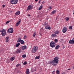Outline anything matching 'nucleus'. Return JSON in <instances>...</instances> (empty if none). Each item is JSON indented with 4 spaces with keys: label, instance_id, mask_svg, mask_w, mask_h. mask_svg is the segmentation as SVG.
Segmentation results:
<instances>
[{
    "label": "nucleus",
    "instance_id": "obj_45",
    "mask_svg": "<svg viewBox=\"0 0 74 74\" xmlns=\"http://www.w3.org/2000/svg\"><path fill=\"white\" fill-rule=\"evenodd\" d=\"M72 40L74 41V38L72 39Z\"/></svg>",
    "mask_w": 74,
    "mask_h": 74
},
{
    "label": "nucleus",
    "instance_id": "obj_26",
    "mask_svg": "<svg viewBox=\"0 0 74 74\" xmlns=\"http://www.w3.org/2000/svg\"><path fill=\"white\" fill-rule=\"evenodd\" d=\"M56 74H59L60 73V72L59 71V70H57L56 71Z\"/></svg>",
    "mask_w": 74,
    "mask_h": 74
},
{
    "label": "nucleus",
    "instance_id": "obj_12",
    "mask_svg": "<svg viewBox=\"0 0 74 74\" xmlns=\"http://www.w3.org/2000/svg\"><path fill=\"white\" fill-rule=\"evenodd\" d=\"M27 48V47L26 45H25L24 46H22L21 47V49H22V50H24V49H26Z\"/></svg>",
    "mask_w": 74,
    "mask_h": 74
},
{
    "label": "nucleus",
    "instance_id": "obj_37",
    "mask_svg": "<svg viewBox=\"0 0 74 74\" xmlns=\"http://www.w3.org/2000/svg\"><path fill=\"white\" fill-rule=\"evenodd\" d=\"M55 71H53L52 73V74H55Z\"/></svg>",
    "mask_w": 74,
    "mask_h": 74
},
{
    "label": "nucleus",
    "instance_id": "obj_21",
    "mask_svg": "<svg viewBox=\"0 0 74 74\" xmlns=\"http://www.w3.org/2000/svg\"><path fill=\"white\" fill-rule=\"evenodd\" d=\"M56 34H52L51 35V37H56Z\"/></svg>",
    "mask_w": 74,
    "mask_h": 74
},
{
    "label": "nucleus",
    "instance_id": "obj_27",
    "mask_svg": "<svg viewBox=\"0 0 74 74\" xmlns=\"http://www.w3.org/2000/svg\"><path fill=\"white\" fill-rule=\"evenodd\" d=\"M21 19H19L17 23L20 24L21 23Z\"/></svg>",
    "mask_w": 74,
    "mask_h": 74
},
{
    "label": "nucleus",
    "instance_id": "obj_19",
    "mask_svg": "<svg viewBox=\"0 0 74 74\" xmlns=\"http://www.w3.org/2000/svg\"><path fill=\"white\" fill-rule=\"evenodd\" d=\"M21 43H18L17 44H16V47H18L19 46V45H20Z\"/></svg>",
    "mask_w": 74,
    "mask_h": 74
},
{
    "label": "nucleus",
    "instance_id": "obj_15",
    "mask_svg": "<svg viewBox=\"0 0 74 74\" xmlns=\"http://www.w3.org/2000/svg\"><path fill=\"white\" fill-rule=\"evenodd\" d=\"M21 40H21V38H19L18 40H17V42H21Z\"/></svg>",
    "mask_w": 74,
    "mask_h": 74
},
{
    "label": "nucleus",
    "instance_id": "obj_24",
    "mask_svg": "<svg viewBox=\"0 0 74 74\" xmlns=\"http://www.w3.org/2000/svg\"><path fill=\"white\" fill-rule=\"evenodd\" d=\"M42 8V5H41L40 7L39 8V10H41Z\"/></svg>",
    "mask_w": 74,
    "mask_h": 74
},
{
    "label": "nucleus",
    "instance_id": "obj_52",
    "mask_svg": "<svg viewBox=\"0 0 74 74\" xmlns=\"http://www.w3.org/2000/svg\"><path fill=\"white\" fill-rule=\"evenodd\" d=\"M8 0L9 1V0Z\"/></svg>",
    "mask_w": 74,
    "mask_h": 74
},
{
    "label": "nucleus",
    "instance_id": "obj_38",
    "mask_svg": "<svg viewBox=\"0 0 74 74\" xmlns=\"http://www.w3.org/2000/svg\"><path fill=\"white\" fill-rule=\"evenodd\" d=\"M42 4H44V3H45V2H44V1H43L42 2Z\"/></svg>",
    "mask_w": 74,
    "mask_h": 74
},
{
    "label": "nucleus",
    "instance_id": "obj_32",
    "mask_svg": "<svg viewBox=\"0 0 74 74\" xmlns=\"http://www.w3.org/2000/svg\"><path fill=\"white\" fill-rule=\"evenodd\" d=\"M22 56V57L23 58H26V55H23Z\"/></svg>",
    "mask_w": 74,
    "mask_h": 74
},
{
    "label": "nucleus",
    "instance_id": "obj_35",
    "mask_svg": "<svg viewBox=\"0 0 74 74\" xmlns=\"http://www.w3.org/2000/svg\"><path fill=\"white\" fill-rule=\"evenodd\" d=\"M10 23V21H7L6 22V24H8V23Z\"/></svg>",
    "mask_w": 74,
    "mask_h": 74
},
{
    "label": "nucleus",
    "instance_id": "obj_28",
    "mask_svg": "<svg viewBox=\"0 0 74 74\" xmlns=\"http://www.w3.org/2000/svg\"><path fill=\"white\" fill-rule=\"evenodd\" d=\"M19 23H18L17 22L16 24V26H19Z\"/></svg>",
    "mask_w": 74,
    "mask_h": 74
},
{
    "label": "nucleus",
    "instance_id": "obj_8",
    "mask_svg": "<svg viewBox=\"0 0 74 74\" xmlns=\"http://www.w3.org/2000/svg\"><path fill=\"white\" fill-rule=\"evenodd\" d=\"M33 6H32L31 5H29L28 7L27 8V10H32V9H33Z\"/></svg>",
    "mask_w": 74,
    "mask_h": 74
},
{
    "label": "nucleus",
    "instance_id": "obj_23",
    "mask_svg": "<svg viewBox=\"0 0 74 74\" xmlns=\"http://www.w3.org/2000/svg\"><path fill=\"white\" fill-rule=\"evenodd\" d=\"M56 12V10H54L52 11L51 13H52V14H54Z\"/></svg>",
    "mask_w": 74,
    "mask_h": 74
},
{
    "label": "nucleus",
    "instance_id": "obj_2",
    "mask_svg": "<svg viewBox=\"0 0 74 74\" xmlns=\"http://www.w3.org/2000/svg\"><path fill=\"white\" fill-rule=\"evenodd\" d=\"M38 49V48L37 46H34L32 48V53H36Z\"/></svg>",
    "mask_w": 74,
    "mask_h": 74
},
{
    "label": "nucleus",
    "instance_id": "obj_3",
    "mask_svg": "<svg viewBox=\"0 0 74 74\" xmlns=\"http://www.w3.org/2000/svg\"><path fill=\"white\" fill-rule=\"evenodd\" d=\"M44 26H45V29H48L49 30H50L51 29V28L49 27V25L46 23V22H45L43 24Z\"/></svg>",
    "mask_w": 74,
    "mask_h": 74
},
{
    "label": "nucleus",
    "instance_id": "obj_33",
    "mask_svg": "<svg viewBox=\"0 0 74 74\" xmlns=\"http://www.w3.org/2000/svg\"><path fill=\"white\" fill-rule=\"evenodd\" d=\"M35 36H36V32H35L33 34V36L35 37Z\"/></svg>",
    "mask_w": 74,
    "mask_h": 74
},
{
    "label": "nucleus",
    "instance_id": "obj_50",
    "mask_svg": "<svg viewBox=\"0 0 74 74\" xmlns=\"http://www.w3.org/2000/svg\"><path fill=\"white\" fill-rule=\"evenodd\" d=\"M35 71H36V70H35Z\"/></svg>",
    "mask_w": 74,
    "mask_h": 74
},
{
    "label": "nucleus",
    "instance_id": "obj_30",
    "mask_svg": "<svg viewBox=\"0 0 74 74\" xmlns=\"http://www.w3.org/2000/svg\"><path fill=\"white\" fill-rule=\"evenodd\" d=\"M23 65H26V64H27V62L26 61H25L23 63Z\"/></svg>",
    "mask_w": 74,
    "mask_h": 74
},
{
    "label": "nucleus",
    "instance_id": "obj_14",
    "mask_svg": "<svg viewBox=\"0 0 74 74\" xmlns=\"http://www.w3.org/2000/svg\"><path fill=\"white\" fill-rule=\"evenodd\" d=\"M26 73L27 74H28L30 73V72H29V69H27Z\"/></svg>",
    "mask_w": 74,
    "mask_h": 74
},
{
    "label": "nucleus",
    "instance_id": "obj_16",
    "mask_svg": "<svg viewBox=\"0 0 74 74\" xmlns=\"http://www.w3.org/2000/svg\"><path fill=\"white\" fill-rule=\"evenodd\" d=\"M59 47H60V46L59 45H57L55 47V49H58Z\"/></svg>",
    "mask_w": 74,
    "mask_h": 74
},
{
    "label": "nucleus",
    "instance_id": "obj_34",
    "mask_svg": "<svg viewBox=\"0 0 74 74\" xmlns=\"http://www.w3.org/2000/svg\"><path fill=\"white\" fill-rule=\"evenodd\" d=\"M69 29H70V30H72V26H70L69 27Z\"/></svg>",
    "mask_w": 74,
    "mask_h": 74
},
{
    "label": "nucleus",
    "instance_id": "obj_40",
    "mask_svg": "<svg viewBox=\"0 0 74 74\" xmlns=\"http://www.w3.org/2000/svg\"><path fill=\"white\" fill-rule=\"evenodd\" d=\"M19 66V64H17L16 65V67H18Z\"/></svg>",
    "mask_w": 74,
    "mask_h": 74
},
{
    "label": "nucleus",
    "instance_id": "obj_13",
    "mask_svg": "<svg viewBox=\"0 0 74 74\" xmlns=\"http://www.w3.org/2000/svg\"><path fill=\"white\" fill-rule=\"evenodd\" d=\"M74 41L72 40H71L69 41V44H74Z\"/></svg>",
    "mask_w": 74,
    "mask_h": 74
},
{
    "label": "nucleus",
    "instance_id": "obj_41",
    "mask_svg": "<svg viewBox=\"0 0 74 74\" xmlns=\"http://www.w3.org/2000/svg\"><path fill=\"white\" fill-rule=\"evenodd\" d=\"M40 3H41V0L39 1L38 3H39V4H40Z\"/></svg>",
    "mask_w": 74,
    "mask_h": 74
},
{
    "label": "nucleus",
    "instance_id": "obj_31",
    "mask_svg": "<svg viewBox=\"0 0 74 74\" xmlns=\"http://www.w3.org/2000/svg\"><path fill=\"white\" fill-rule=\"evenodd\" d=\"M66 21H69V18H68V17H66Z\"/></svg>",
    "mask_w": 74,
    "mask_h": 74
},
{
    "label": "nucleus",
    "instance_id": "obj_11",
    "mask_svg": "<svg viewBox=\"0 0 74 74\" xmlns=\"http://www.w3.org/2000/svg\"><path fill=\"white\" fill-rule=\"evenodd\" d=\"M5 39L6 40L5 42H8V41H9L10 40V39L9 36L6 37Z\"/></svg>",
    "mask_w": 74,
    "mask_h": 74
},
{
    "label": "nucleus",
    "instance_id": "obj_20",
    "mask_svg": "<svg viewBox=\"0 0 74 74\" xmlns=\"http://www.w3.org/2000/svg\"><path fill=\"white\" fill-rule=\"evenodd\" d=\"M20 42L21 44H25V42H24V41L22 40H21V42Z\"/></svg>",
    "mask_w": 74,
    "mask_h": 74
},
{
    "label": "nucleus",
    "instance_id": "obj_44",
    "mask_svg": "<svg viewBox=\"0 0 74 74\" xmlns=\"http://www.w3.org/2000/svg\"><path fill=\"white\" fill-rule=\"evenodd\" d=\"M49 9H51V7H49Z\"/></svg>",
    "mask_w": 74,
    "mask_h": 74
},
{
    "label": "nucleus",
    "instance_id": "obj_6",
    "mask_svg": "<svg viewBox=\"0 0 74 74\" xmlns=\"http://www.w3.org/2000/svg\"><path fill=\"white\" fill-rule=\"evenodd\" d=\"M18 0H11L10 1V3L13 4H16L18 1Z\"/></svg>",
    "mask_w": 74,
    "mask_h": 74
},
{
    "label": "nucleus",
    "instance_id": "obj_48",
    "mask_svg": "<svg viewBox=\"0 0 74 74\" xmlns=\"http://www.w3.org/2000/svg\"><path fill=\"white\" fill-rule=\"evenodd\" d=\"M73 69H74V66H73Z\"/></svg>",
    "mask_w": 74,
    "mask_h": 74
},
{
    "label": "nucleus",
    "instance_id": "obj_5",
    "mask_svg": "<svg viewBox=\"0 0 74 74\" xmlns=\"http://www.w3.org/2000/svg\"><path fill=\"white\" fill-rule=\"evenodd\" d=\"M56 44L55 43V42L52 41H51L50 43V45L51 47L52 48H54L55 47Z\"/></svg>",
    "mask_w": 74,
    "mask_h": 74
},
{
    "label": "nucleus",
    "instance_id": "obj_29",
    "mask_svg": "<svg viewBox=\"0 0 74 74\" xmlns=\"http://www.w3.org/2000/svg\"><path fill=\"white\" fill-rule=\"evenodd\" d=\"M58 40L57 39H56L54 40V42H55L56 43V42H58Z\"/></svg>",
    "mask_w": 74,
    "mask_h": 74
},
{
    "label": "nucleus",
    "instance_id": "obj_17",
    "mask_svg": "<svg viewBox=\"0 0 74 74\" xmlns=\"http://www.w3.org/2000/svg\"><path fill=\"white\" fill-rule=\"evenodd\" d=\"M20 11H18L15 14L18 15H19V14H20Z\"/></svg>",
    "mask_w": 74,
    "mask_h": 74
},
{
    "label": "nucleus",
    "instance_id": "obj_51",
    "mask_svg": "<svg viewBox=\"0 0 74 74\" xmlns=\"http://www.w3.org/2000/svg\"><path fill=\"white\" fill-rule=\"evenodd\" d=\"M36 74H38V73H37Z\"/></svg>",
    "mask_w": 74,
    "mask_h": 74
},
{
    "label": "nucleus",
    "instance_id": "obj_25",
    "mask_svg": "<svg viewBox=\"0 0 74 74\" xmlns=\"http://www.w3.org/2000/svg\"><path fill=\"white\" fill-rule=\"evenodd\" d=\"M40 59V56H39L35 57V59Z\"/></svg>",
    "mask_w": 74,
    "mask_h": 74
},
{
    "label": "nucleus",
    "instance_id": "obj_10",
    "mask_svg": "<svg viewBox=\"0 0 74 74\" xmlns=\"http://www.w3.org/2000/svg\"><path fill=\"white\" fill-rule=\"evenodd\" d=\"M67 29L65 27H64L63 29H62V32L64 33H66V32H67Z\"/></svg>",
    "mask_w": 74,
    "mask_h": 74
},
{
    "label": "nucleus",
    "instance_id": "obj_47",
    "mask_svg": "<svg viewBox=\"0 0 74 74\" xmlns=\"http://www.w3.org/2000/svg\"><path fill=\"white\" fill-rule=\"evenodd\" d=\"M28 16H30V14H28Z\"/></svg>",
    "mask_w": 74,
    "mask_h": 74
},
{
    "label": "nucleus",
    "instance_id": "obj_43",
    "mask_svg": "<svg viewBox=\"0 0 74 74\" xmlns=\"http://www.w3.org/2000/svg\"><path fill=\"white\" fill-rule=\"evenodd\" d=\"M35 1H36V2H37V1H38V0H35Z\"/></svg>",
    "mask_w": 74,
    "mask_h": 74
},
{
    "label": "nucleus",
    "instance_id": "obj_22",
    "mask_svg": "<svg viewBox=\"0 0 74 74\" xmlns=\"http://www.w3.org/2000/svg\"><path fill=\"white\" fill-rule=\"evenodd\" d=\"M55 34H59V31H56L55 32Z\"/></svg>",
    "mask_w": 74,
    "mask_h": 74
},
{
    "label": "nucleus",
    "instance_id": "obj_36",
    "mask_svg": "<svg viewBox=\"0 0 74 74\" xmlns=\"http://www.w3.org/2000/svg\"><path fill=\"white\" fill-rule=\"evenodd\" d=\"M26 38H27L26 36V35H25L24 36V39H26Z\"/></svg>",
    "mask_w": 74,
    "mask_h": 74
},
{
    "label": "nucleus",
    "instance_id": "obj_39",
    "mask_svg": "<svg viewBox=\"0 0 74 74\" xmlns=\"http://www.w3.org/2000/svg\"><path fill=\"white\" fill-rule=\"evenodd\" d=\"M3 8H4V7H5V5H2Z\"/></svg>",
    "mask_w": 74,
    "mask_h": 74
},
{
    "label": "nucleus",
    "instance_id": "obj_18",
    "mask_svg": "<svg viewBox=\"0 0 74 74\" xmlns=\"http://www.w3.org/2000/svg\"><path fill=\"white\" fill-rule=\"evenodd\" d=\"M15 59V58L14 57H11L10 58V60H11L12 61H13Z\"/></svg>",
    "mask_w": 74,
    "mask_h": 74
},
{
    "label": "nucleus",
    "instance_id": "obj_1",
    "mask_svg": "<svg viewBox=\"0 0 74 74\" xmlns=\"http://www.w3.org/2000/svg\"><path fill=\"white\" fill-rule=\"evenodd\" d=\"M54 60L52 61H51L49 62V64H52L54 66H56L58 64V63L59 62V58L56 57L54 58Z\"/></svg>",
    "mask_w": 74,
    "mask_h": 74
},
{
    "label": "nucleus",
    "instance_id": "obj_4",
    "mask_svg": "<svg viewBox=\"0 0 74 74\" xmlns=\"http://www.w3.org/2000/svg\"><path fill=\"white\" fill-rule=\"evenodd\" d=\"M0 32H1V34L3 37H4V36H5L6 35V31L5 29H3L2 30L0 31Z\"/></svg>",
    "mask_w": 74,
    "mask_h": 74
},
{
    "label": "nucleus",
    "instance_id": "obj_42",
    "mask_svg": "<svg viewBox=\"0 0 74 74\" xmlns=\"http://www.w3.org/2000/svg\"><path fill=\"white\" fill-rule=\"evenodd\" d=\"M66 73L65 72H64L62 73V74H65Z\"/></svg>",
    "mask_w": 74,
    "mask_h": 74
},
{
    "label": "nucleus",
    "instance_id": "obj_7",
    "mask_svg": "<svg viewBox=\"0 0 74 74\" xmlns=\"http://www.w3.org/2000/svg\"><path fill=\"white\" fill-rule=\"evenodd\" d=\"M14 32L13 28H10L8 29L7 32L8 33H12Z\"/></svg>",
    "mask_w": 74,
    "mask_h": 74
},
{
    "label": "nucleus",
    "instance_id": "obj_49",
    "mask_svg": "<svg viewBox=\"0 0 74 74\" xmlns=\"http://www.w3.org/2000/svg\"><path fill=\"white\" fill-rule=\"evenodd\" d=\"M39 34L40 35H41V33H40Z\"/></svg>",
    "mask_w": 74,
    "mask_h": 74
},
{
    "label": "nucleus",
    "instance_id": "obj_9",
    "mask_svg": "<svg viewBox=\"0 0 74 74\" xmlns=\"http://www.w3.org/2000/svg\"><path fill=\"white\" fill-rule=\"evenodd\" d=\"M21 52V49L19 48L17 49V51L15 52V53H20Z\"/></svg>",
    "mask_w": 74,
    "mask_h": 74
},
{
    "label": "nucleus",
    "instance_id": "obj_46",
    "mask_svg": "<svg viewBox=\"0 0 74 74\" xmlns=\"http://www.w3.org/2000/svg\"><path fill=\"white\" fill-rule=\"evenodd\" d=\"M70 70V69H68V70Z\"/></svg>",
    "mask_w": 74,
    "mask_h": 74
}]
</instances>
